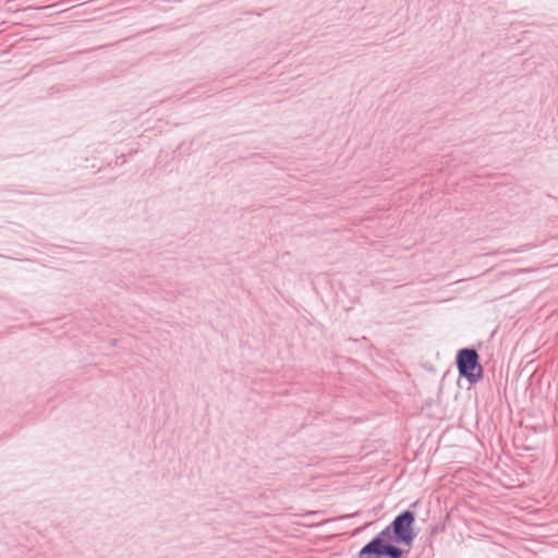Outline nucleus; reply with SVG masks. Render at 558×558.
<instances>
[{
    "mask_svg": "<svg viewBox=\"0 0 558 558\" xmlns=\"http://www.w3.org/2000/svg\"><path fill=\"white\" fill-rule=\"evenodd\" d=\"M414 521L415 517L411 511H405L393 520L389 527L390 532H393L397 542L404 543L407 545L412 543L414 538Z\"/></svg>",
    "mask_w": 558,
    "mask_h": 558,
    "instance_id": "7ed1b4c3",
    "label": "nucleus"
},
{
    "mask_svg": "<svg viewBox=\"0 0 558 558\" xmlns=\"http://www.w3.org/2000/svg\"><path fill=\"white\" fill-rule=\"evenodd\" d=\"M457 365L460 375L471 383H475L482 377L483 369L478 363V354L473 349L460 350L457 356Z\"/></svg>",
    "mask_w": 558,
    "mask_h": 558,
    "instance_id": "f03ea898",
    "label": "nucleus"
},
{
    "mask_svg": "<svg viewBox=\"0 0 558 558\" xmlns=\"http://www.w3.org/2000/svg\"><path fill=\"white\" fill-rule=\"evenodd\" d=\"M390 527H386L377 537L365 545L359 553V558H401L402 550L387 543Z\"/></svg>",
    "mask_w": 558,
    "mask_h": 558,
    "instance_id": "f257e3e1",
    "label": "nucleus"
}]
</instances>
